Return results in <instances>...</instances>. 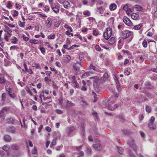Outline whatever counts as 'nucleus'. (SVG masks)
Listing matches in <instances>:
<instances>
[{
	"label": "nucleus",
	"instance_id": "f257e3e1",
	"mask_svg": "<svg viewBox=\"0 0 157 157\" xmlns=\"http://www.w3.org/2000/svg\"><path fill=\"white\" fill-rule=\"evenodd\" d=\"M116 100V98L114 97H110L109 99L108 109L109 110L113 111L118 107V106L117 104L113 105Z\"/></svg>",
	"mask_w": 157,
	"mask_h": 157
},
{
	"label": "nucleus",
	"instance_id": "f03ea898",
	"mask_svg": "<svg viewBox=\"0 0 157 157\" xmlns=\"http://www.w3.org/2000/svg\"><path fill=\"white\" fill-rule=\"evenodd\" d=\"M155 120V117L153 116H152L149 120V122L148 124V126L151 130H154L156 128V125L154 123Z\"/></svg>",
	"mask_w": 157,
	"mask_h": 157
},
{
	"label": "nucleus",
	"instance_id": "7ed1b4c3",
	"mask_svg": "<svg viewBox=\"0 0 157 157\" xmlns=\"http://www.w3.org/2000/svg\"><path fill=\"white\" fill-rule=\"evenodd\" d=\"M112 33V29L110 28H107L105 32L103 34V36L105 39L108 40L111 36Z\"/></svg>",
	"mask_w": 157,
	"mask_h": 157
},
{
	"label": "nucleus",
	"instance_id": "20e7f679",
	"mask_svg": "<svg viewBox=\"0 0 157 157\" xmlns=\"http://www.w3.org/2000/svg\"><path fill=\"white\" fill-rule=\"evenodd\" d=\"M132 33L128 30H125L122 32V37L123 39H126L129 37Z\"/></svg>",
	"mask_w": 157,
	"mask_h": 157
},
{
	"label": "nucleus",
	"instance_id": "39448f33",
	"mask_svg": "<svg viewBox=\"0 0 157 157\" xmlns=\"http://www.w3.org/2000/svg\"><path fill=\"white\" fill-rule=\"evenodd\" d=\"M128 144L129 146L136 153L137 152V148L136 144H135V141L133 140H131L128 142Z\"/></svg>",
	"mask_w": 157,
	"mask_h": 157
},
{
	"label": "nucleus",
	"instance_id": "423d86ee",
	"mask_svg": "<svg viewBox=\"0 0 157 157\" xmlns=\"http://www.w3.org/2000/svg\"><path fill=\"white\" fill-rule=\"evenodd\" d=\"M124 22L128 26H131L132 23L131 21L126 17H124L123 18Z\"/></svg>",
	"mask_w": 157,
	"mask_h": 157
},
{
	"label": "nucleus",
	"instance_id": "0eeeda50",
	"mask_svg": "<svg viewBox=\"0 0 157 157\" xmlns=\"http://www.w3.org/2000/svg\"><path fill=\"white\" fill-rule=\"evenodd\" d=\"M51 7L53 11L56 13L59 12V9L58 6L56 4L51 5Z\"/></svg>",
	"mask_w": 157,
	"mask_h": 157
},
{
	"label": "nucleus",
	"instance_id": "6e6552de",
	"mask_svg": "<svg viewBox=\"0 0 157 157\" xmlns=\"http://www.w3.org/2000/svg\"><path fill=\"white\" fill-rule=\"evenodd\" d=\"M8 110V108L4 107L0 111V117H4L5 115L7 113Z\"/></svg>",
	"mask_w": 157,
	"mask_h": 157
},
{
	"label": "nucleus",
	"instance_id": "1a4fd4ad",
	"mask_svg": "<svg viewBox=\"0 0 157 157\" xmlns=\"http://www.w3.org/2000/svg\"><path fill=\"white\" fill-rule=\"evenodd\" d=\"M81 62H77L76 63H75L73 65L74 68V70L78 71L79 70V66H81Z\"/></svg>",
	"mask_w": 157,
	"mask_h": 157
},
{
	"label": "nucleus",
	"instance_id": "9d476101",
	"mask_svg": "<svg viewBox=\"0 0 157 157\" xmlns=\"http://www.w3.org/2000/svg\"><path fill=\"white\" fill-rule=\"evenodd\" d=\"M93 147L96 150L98 151L101 150L102 148V147L99 143L93 144Z\"/></svg>",
	"mask_w": 157,
	"mask_h": 157
},
{
	"label": "nucleus",
	"instance_id": "9b49d317",
	"mask_svg": "<svg viewBox=\"0 0 157 157\" xmlns=\"http://www.w3.org/2000/svg\"><path fill=\"white\" fill-rule=\"evenodd\" d=\"M138 101L139 102L145 101H148V99L144 97H143L141 95L138 98Z\"/></svg>",
	"mask_w": 157,
	"mask_h": 157
},
{
	"label": "nucleus",
	"instance_id": "f8f14e48",
	"mask_svg": "<svg viewBox=\"0 0 157 157\" xmlns=\"http://www.w3.org/2000/svg\"><path fill=\"white\" fill-rule=\"evenodd\" d=\"M55 139L57 140H60V137L61 136V134L58 132H56L55 133Z\"/></svg>",
	"mask_w": 157,
	"mask_h": 157
},
{
	"label": "nucleus",
	"instance_id": "ddd939ff",
	"mask_svg": "<svg viewBox=\"0 0 157 157\" xmlns=\"http://www.w3.org/2000/svg\"><path fill=\"white\" fill-rule=\"evenodd\" d=\"M6 81V80L5 79L4 75L0 73V84L5 83Z\"/></svg>",
	"mask_w": 157,
	"mask_h": 157
},
{
	"label": "nucleus",
	"instance_id": "4468645a",
	"mask_svg": "<svg viewBox=\"0 0 157 157\" xmlns=\"http://www.w3.org/2000/svg\"><path fill=\"white\" fill-rule=\"evenodd\" d=\"M131 17L134 20H138L140 18L139 15L135 13H132Z\"/></svg>",
	"mask_w": 157,
	"mask_h": 157
},
{
	"label": "nucleus",
	"instance_id": "2eb2a0df",
	"mask_svg": "<svg viewBox=\"0 0 157 157\" xmlns=\"http://www.w3.org/2000/svg\"><path fill=\"white\" fill-rule=\"evenodd\" d=\"M12 35L11 33H5L4 35V38L5 40L6 41H8L9 37Z\"/></svg>",
	"mask_w": 157,
	"mask_h": 157
},
{
	"label": "nucleus",
	"instance_id": "dca6fc26",
	"mask_svg": "<svg viewBox=\"0 0 157 157\" xmlns=\"http://www.w3.org/2000/svg\"><path fill=\"white\" fill-rule=\"evenodd\" d=\"M51 21V19L49 18H48L46 21V23L47 24V26L48 28H51L52 25V22Z\"/></svg>",
	"mask_w": 157,
	"mask_h": 157
},
{
	"label": "nucleus",
	"instance_id": "f3484780",
	"mask_svg": "<svg viewBox=\"0 0 157 157\" xmlns=\"http://www.w3.org/2000/svg\"><path fill=\"white\" fill-rule=\"evenodd\" d=\"M116 8L117 5L115 3H112L110 5L109 9L111 11L115 10Z\"/></svg>",
	"mask_w": 157,
	"mask_h": 157
},
{
	"label": "nucleus",
	"instance_id": "a211bd4d",
	"mask_svg": "<svg viewBox=\"0 0 157 157\" xmlns=\"http://www.w3.org/2000/svg\"><path fill=\"white\" fill-rule=\"evenodd\" d=\"M11 89L12 87L9 84H7V83L6 85V89L8 93L11 92Z\"/></svg>",
	"mask_w": 157,
	"mask_h": 157
},
{
	"label": "nucleus",
	"instance_id": "6ab92c4d",
	"mask_svg": "<svg viewBox=\"0 0 157 157\" xmlns=\"http://www.w3.org/2000/svg\"><path fill=\"white\" fill-rule=\"evenodd\" d=\"M11 149L14 150H18L19 147L17 145L14 144H12L10 146Z\"/></svg>",
	"mask_w": 157,
	"mask_h": 157
},
{
	"label": "nucleus",
	"instance_id": "aec40b11",
	"mask_svg": "<svg viewBox=\"0 0 157 157\" xmlns=\"http://www.w3.org/2000/svg\"><path fill=\"white\" fill-rule=\"evenodd\" d=\"M64 7L67 9H68L70 7V3L67 1H64L63 4Z\"/></svg>",
	"mask_w": 157,
	"mask_h": 157
},
{
	"label": "nucleus",
	"instance_id": "412c9836",
	"mask_svg": "<svg viewBox=\"0 0 157 157\" xmlns=\"http://www.w3.org/2000/svg\"><path fill=\"white\" fill-rule=\"evenodd\" d=\"M115 42V39L114 37H111L109 40V43L110 44H113Z\"/></svg>",
	"mask_w": 157,
	"mask_h": 157
},
{
	"label": "nucleus",
	"instance_id": "4be33fe9",
	"mask_svg": "<svg viewBox=\"0 0 157 157\" xmlns=\"http://www.w3.org/2000/svg\"><path fill=\"white\" fill-rule=\"evenodd\" d=\"M74 127H68L67 129V132L68 133H70L75 129Z\"/></svg>",
	"mask_w": 157,
	"mask_h": 157
},
{
	"label": "nucleus",
	"instance_id": "5701e85b",
	"mask_svg": "<svg viewBox=\"0 0 157 157\" xmlns=\"http://www.w3.org/2000/svg\"><path fill=\"white\" fill-rule=\"evenodd\" d=\"M4 140L6 141H10L11 139V137L8 135H6L4 137Z\"/></svg>",
	"mask_w": 157,
	"mask_h": 157
},
{
	"label": "nucleus",
	"instance_id": "b1692460",
	"mask_svg": "<svg viewBox=\"0 0 157 157\" xmlns=\"http://www.w3.org/2000/svg\"><path fill=\"white\" fill-rule=\"evenodd\" d=\"M142 25L140 24L135 26L133 27V29L136 30H138L140 29L142 27Z\"/></svg>",
	"mask_w": 157,
	"mask_h": 157
},
{
	"label": "nucleus",
	"instance_id": "393cba45",
	"mask_svg": "<svg viewBox=\"0 0 157 157\" xmlns=\"http://www.w3.org/2000/svg\"><path fill=\"white\" fill-rule=\"evenodd\" d=\"M8 132L13 133H15L16 132V129L13 127H10L8 130Z\"/></svg>",
	"mask_w": 157,
	"mask_h": 157
},
{
	"label": "nucleus",
	"instance_id": "a878e982",
	"mask_svg": "<svg viewBox=\"0 0 157 157\" xmlns=\"http://www.w3.org/2000/svg\"><path fill=\"white\" fill-rule=\"evenodd\" d=\"M92 152V150L91 148L89 147H87L86 148V153L88 155H90Z\"/></svg>",
	"mask_w": 157,
	"mask_h": 157
},
{
	"label": "nucleus",
	"instance_id": "bb28decb",
	"mask_svg": "<svg viewBox=\"0 0 157 157\" xmlns=\"http://www.w3.org/2000/svg\"><path fill=\"white\" fill-rule=\"evenodd\" d=\"M11 40L12 41H11V42L13 44H16L18 40V39L15 36H13L12 37Z\"/></svg>",
	"mask_w": 157,
	"mask_h": 157
},
{
	"label": "nucleus",
	"instance_id": "cd10ccee",
	"mask_svg": "<svg viewBox=\"0 0 157 157\" xmlns=\"http://www.w3.org/2000/svg\"><path fill=\"white\" fill-rule=\"evenodd\" d=\"M135 8L137 11H141L142 10V7L138 5H136L135 6Z\"/></svg>",
	"mask_w": 157,
	"mask_h": 157
},
{
	"label": "nucleus",
	"instance_id": "c85d7f7f",
	"mask_svg": "<svg viewBox=\"0 0 157 157\" xmlns=\"http://www.w3.org/2000/svg\"><path fill=\"white\" fill-rule=\"evenodd\" d=\"M8 94L9 96L12 99H14L16 97V95L14 93H11V92H10L8 93Z\"/></svg>",
	"mask_w": 157,
	"mask_h": 157
},
{
	"label": "nucleus",
	"instance_id": "c756f323",
	"mask_svg": "<svg viewBox=\"0 0 157 157\" xmlns=\"http://www.w3.org/2000/svg\"><path fill=\"white\" fill-rule=\"evenodd\" d=\"M10 148V147L8 145H5L2 147L3 149L6 151H8Z\"/></svg>",
	"mask_w": 157,
	"mask_h": 157
},
{
	"label": "nucleus",
	"instance_id": "7c9ffc66",
	"mask_svg": "<svg viewBox=\"0 0 157 157\" xmlns=\"http://www.w3.org/2000/svg\"><path fill=\"white\" fill-rule=\"evenodd\" d=\"M147 57V54H144L141 56H140V59L142 61H143L144 59H146Z\"/></svg>",
	"mask_w": 157,
	"mask_h": 157
},
{
	"label": "nucleus",
	"instance_id": "2f4dec72",
	"mask_svg": "<svg viewBox=\"0 0 157 157\" xmlns=\"http://www.w3.org/2000/svg\"><path fill=\"white\" fill-rule=\"evenodd\" d=\"M118 117L119 118L121 122H124L125 121V119L123 115H120L118 116Z\"/></svg>",
	"mask_w": 157,
	"mask_h": 157
},
{
	"label": "nucleus",
	"instance_id": "473e14b6",
	"mask_svg": "<svg viewBox=\"0 0 157 157\" xmlns=\"http://www.w3.org/2000/svg\"><path fill=\"white\" fill-rule=\"evenodd\" d=\"M71 58L69 55H66L64 57V60L66 62H68L71 59Z\"/></svg>",
	"mask_w": 157,
	"mask_h": 157
},
{
	"label": "nucleus",
	"instance_id": "72a5a7b5",
	"mask_svg": "<svg viewBox=\"0 0 157 157\" xmlns=\"http://www.w3.org/2000/svg\"><path fill=\"white\" fill-rule=\"evenodd\" d=\"M64 27L67 29L70 32H72L73 31L72 28L67 25H64Z\"/></svg>",
	"mask_w": 157,
	"mask_h": 157
},
{
	"label": "nucleus",
	"instance_id": "f704fd0d",
	"mask_svg": "<svg viewBox=\"0 0 157 157\" xmlns=\"http://www.w3.org/2000/svg\"><path fill=\"white\" fill-rule=\"evenodd\" d=\"M73 83L74 87L77 88H79L80 86L79 84L77 83L76 81L74 80V82H73Z\"/></svg>",
	"mask_w": 157,
	"mask_h": 157
},
{
	"label": "nucleus",
	"instance_id": "c9c22d12",
	"mask_svg": "<svg viewBox=\"0 0 157 157\" xmlns=\"http://www.w3.org/2000/svg\"><path fill=\"white\" fill-rule=\"evenodd\" d=\"M58 101L59 105L63 106V97H60L58 99Z\"/></svg>",
	"mask_w": 157,
	"mask_h": 157
},
{
	"label": "nucleus",
	"instance_id": "e433bc0d",
	"mask_svg": "<svg viewBox=\"0 0 157 157\" xmlns=\"http://www.w3.org/2000/svg\"><path fill=\"white\" fill-rule=\"evenodd\" d=\"M90 72H86L82 76V78H85L87 76H89L90 75Z\"/></svg>",
	"mask_w": 157,
	"mask_h": 157
},
{
	"label": "nucleus",
	"instance_id": "4c0bfd02",
	"mask_svg": "<svg viewBox=\"0 0 157 157\" xmlns=\"http://www.w3.org/2000/svg\"><path fill=\"white\" fill-rule=\"evenodd\" d=\"M29 42L31 43H33L34 44H37L38 43V41L36 40L31 39L29 40Z\"/></svg>",
	"mask_w": 157,
	"mask_h": 157
},
{
	"label": "nucleus",
	"instance_id": "58836bf2",
	"mask_svg": "<svg viewBox=\"0 0 157 157\" xmlns=\"http://www.w3.org/2000/svg\"><path fill=\"white\" fill-rule=\"evenodd\" d=\"M116 84V88L117 89V90L118 91H121V84L120 83H118Z\"/></svg>",
	"mask_w": 157,
	"mask_h": 157
},
{
	"label": "nucleus",
	"instance_id": "ea45409f",
	"mask_svg": "<svg viewBox=\"0 0 157 157\" xmlns=\"http://www.w3.org/2000/svg\"><path fill=\"white\" fill-rule=\"evenodd\" d=\"M146 94L150 99H151L154 97V96L153 95L151 94L148 92L147 91V92Z\"/></svg>",
	"mask_w": 157,
	"mask_h": 157
},
{
	"label": "nucleus",
	"instance_id": "a19ab883",
	"mask_svg": "<svg viewBox=\"0 0 157 157\" xmlns=\"http://www.w3.org/2000/svg\"><path fill=\"white\" fill-rule=\"evenodd\" d=\"M83 14L84 15H86L87 16H89L90 15V12L86 10L83 12Z\"/></svg>",
	"mask_w": 157,
	"mask_h": 157
},
{
	"label": "nucleus",
	"instance_id": "79ce46f5",
	"mask_svg": "<svg viewBox=\"0 0 157 157\" xmlns=\"http://www.w3.org/2000/svg\"><path fill=\"white\" fill-rule=\"evenodd\" d=\"M56 140H56L55 138L52 140V142L51 143V144H50L51 147H52L53 145H55L56 144Z\"/></svg>",
	"mask_w": 157,
	"mask_h": 157
},
{
	"label": "nucleus",
	"instance_id": "37998d69",
	"mask_svg": "<svg viewBox=\"0 0 157 157\" xmlns=\"http://www.w3.org/2000/svg\"><path fill=\"white\" fill-rule=\"evenodd\" d=\"M55 112L58 114H61L63 113V111L60 109H56L55 110Z\"/></svg>",
	"mask_w": 157,
	"mask_h": 157
},
{
	"label": "nucleus",
	"instance_id": "c03bdc74",
	"mask_svg": "<svg viewBox=\"0 0 157 157\" xmlns=\"http://www.w3.org/2000/svg\"><path fill=\"white\" fill-rule=\"evenodd\" d=\"M25 22H22L21 21H19V25L21 27H24L25 25Z\"/></svg>",
	"mask_w": 157,
	"mask_h": 157
},
{
	"label": "nucleus",
	"instance_id": "a18cd8bd",
	"mask_svg": "<svg viewBox=\"0 0 157 157\" xmlns=\"http://www.w3.org/2000/svg\"><path fill=\"white\" fill-rule=\"evenodd\" d=\"M67 105L68 106H74L75 105L74 103L71 102L70 101H67Z\"/></svg>",
	"mask_w": 157,
	"mask_h": 157
},
{
	"label": "nucleus",
	"instance_id": "49530a36",
	"mask_svg": "<svg viewBox=\"0 0 157 157\" xmlns=\"http://www.w3.org/2000/svg\"><path fill=\"white\" fill-rule=\"evenodd\" d=\"M55 34H52L48 36V38L49 39H54L55 38Z\"/></svg>",
	"mask_w": 157,
	"mask_h": 157
},
{
	"label": "nucleus",
	"instance_id": "de8ad7c7",
	"mask_svg": "<svg viewBox=\"0 0 157 157\" xmlns=\"http://www.w3.org/2000/svg\"><path fill=\"white\" fill-rule=\"evenodd\" d=\"M103 10L102 9V8L101 7L98 9L97 12L100 14H102L103 12Z\"/></svg>",
	"mask_w": 157,
	"mask_h": 157
},
{
	"label": "nucleus",
	"instance_id": "09e8293b",
	"mask_svg": "<svg viewBox=\"0 0 157 157\" xmlns=\"http://www.w3.org/2000/svg\"><path fill=\"white\" fill-rule=\"evenodd\" d=\"M143 46L144 48H146L147 47V41L144 40L142 43Z\"/></svg>",
	"mask_w": 157,
	"mask_h": 157
},
{
	"label": "nucleus",
	"instance_id": "8fccbe9b",
	"mask_svg": "<svg viewBox=\"0 0 157 157\" xmlns=\"http://www.w3.org/2000/svg\"><path fill=\"white\" fill-rule=\"evenodd\" d=\"M6 98V94L5 93H3L2 94V100L3 101H5Z\"/></svg>",
	"mask_w": 157,
	"mask_h": 157
},
{
	"label": "nucleus",
	"instance_id": "3c124183",
	"mask_svg": "<svg viewBox=\"0 0 157 157\" xmlns=\"http://www.w3.org/2000/svg\"><path fill=\"white\" fill-rule=\"evenodd\" d=\"M21 155V153L19 151H17V152L16 154H14L13 155V156L14 157H18L20 156Z\"/></svg>",
	"mask_w": 157,
	"mask_h": 157
},
{
	"label": "nucleus",
	"instance_id": "603ef678",
	"mask_svg": "<svg viewBox=\"0 0 157 157\" xmlns=\"http://www.w3.org/2000/svg\"><path fill=\"white\" fill-rule=\"evenodd\" d=\"M5 27L6 29L7 33H11L12 31L10 29V28L7 26L5 25Z\"/></svg>",
	"mask_w": 157,
	"mask_h": 157
},
{
	"label": "nucleus",
	"instance_id": "864d4df0",
	"mask_svg": "<svg viewBox=\"0 0 157 157\" xmlns=\"http://www.w3.org/2000/svg\"><path fill=\"white\" fill-rule=\"evenodd\" d=\"M118 151L119 153L121 154L122 155L123 152V149L122 147H117Z\"/></svg>",
	"mask_w": 157,
	"mask_h": 157
},
{
	"label": "nucleus",
	"instance_id": "5fc2aeb1",
	"mask_svg": "<svg viewBox=\"0 0 157 157\" xmlns=\"http://www.w3.org/2000/svg\"><path fill=\"white\" fill-rule=\"evenodd\" d=\"M92 93L93 94H94V102H96L97 101V99H98L97 97H96L97 95H96V94L95 93V92L94 91H93L92 92Z\"/></svg>",
	"mask_w": 157,
	"mask_h": 157
},
{
	"label": "nucleus",
	"instance_id": "6e6d98bb",
	"mask_svg": "<svg viewBox=\"0 0 157 157\" xmlns=\"http://www.w3.org/2000/svg\"><path fill=\"white\" fill-rule=\"evenodd\" d=\"M21 38H22L24 40L26 41H28L29 39V38L28 37L24 35H23Z\"/></svg>",
	"mask_w": 157,
	"mask_h": 157
},
{
	"label": "nucleus",
	"instance_id": "4d7b16f0",
	"mask_svg": "<svg viewBox=\"0 0 157 157\" xmlns=\"http://www.w3.org/2000/svg\"><path fill=\"white\" fill-rule=\"evenodd\" d=\"M40 93V96L39 97L40 98H41L42 97H43V98L45 97L44 96V91H42L39 93Z\"/></svg>",
	"mask_w": 157,
	"mask_h": 157
},
{
	"label": "nucleus",
	"instance_id": "13d9d810",
	"mask_svg": "<svg viewBox=\"0 0 157 157\" xmlns=\"http://www.w3.org/2000/svg\"><path fill=\"white\" fill-rule=\"evenodd\" d=\"M95 48L96 50L98 52L100 51L101 49V48L98 45H96Z\"/></svg>",
	"mask_w": 157,
	"mask_h": 157
},
{
	"label": "nucleus",
	"instance_id": "bf43d9fd",
	"mask_svg": "<svg viewBox=\"0 0 157 157\" xmlns=\"http://www.w3.org/2000/svg\"><path fill=\"white\" fill-rule=\"evenodd\" d=\"M52 85L53 86V88L54 89H58V86H57L56 84L54 83V81H52Z\"/></svg>",
	"mask_w": 157,
	"mask_h": 157
},
{
	"label": "nucleus",
	"instance_id": "052dcab7",
	"mask_svg": "<svg viewBox=\"0 0 157 157\" xmlns=\"http://www.w3.org/2000/svg\"><path fill=\"white\" fill-rule=\"evenodd\" d=\"M145 86L147 88L150 89L151 87L150 86H151V83L150 82H147V83L145 84Z\"/></svg>",
	"mask_w": 157,
	"mask_h": 157
},
{
	"label": "nucleus",
	"instance_id": "680f3d73",
	"mask_svg": "<svg viewBox=\"0 0 157 157\" xmlns=\"http://www.w3.org/2000/svg\"><path fill=\"white\" fill-rule=\"evenodd\" d=\"M40 49L41 53H44L45 52V49L44 47H41L40 48Z\"/></svg>",
	"mask_w": 157,
	"mask_h": 157
},
{
	"label": "nucleus",
	"instance_id": "e2e57ef3",
	"mask_svg": "<svg viewBox=\"0 0 157 157\" xmlns=\"http://www.w3.org/2000/svg\"><path fill=\"white\" fill-rule=\"evenodd\" d=\"M127 14L129 15L132 12V10L130 8H128L126 10Z\"/></svg>",
	"mask_w": 157,
	"mask_h": 157
},
{
	"label": "nucleus",
	"instance_id": "0e129e2a",
	"mask_svg": "<svg viewBox=\"0 0 157 157\" xmlns=\"http://www.w3.org/2000/svg\"><path fill=\"white\" fill-rule=\"evenodd\" d=\"M146 110L148 112H150L151 111L150 108L148 105H147L146 107Z\"/></svg>",
	"mask_w": 157,
	"mask_h": 157
},
{
	"label": "nucleus",
	"instance_id": "69168bd1",
	"mask_svg": "<svg viewBox=\"0 0 157 157\" xmlns=\"http://www.w3.org/2000/svg\"><path fill=\"white\" fill-rule=\"evenodd\" d=\"M50 69L51 71L53 72L55 74H57V71L56 70V69H55L54 68L50 67Z\"/></svg>",
	"mask_w": 157,
	"mask_h": 157
},
{
	"label": "nucleus",
	"instance_id": "338daca9",
	"mask_svg": "<svg viewBox=\"0 0 157 157\" xmlns=\"http://www.w3.org/2000/svg\"><path fill=\"white\" fill-rule=\"evenodd\" d=\"M90 69H93L94 70H95V69L96 68L95 66L93 65L92 64H91L90 65Z\"/></svg>",
	"mask_w": 157,
	"mask_h": 157
},
{
	"label": "nucleus",
	"instance_id": "774afa93",
	"mask_svg": "<svg viewBox=\"0 0 157 157\" xmlns=\"http://www.w3.org/2000/svg\"><path fill=\"white\" fill-rule=\"evenodd\" d=\"M49 7L48 6H45L44 7V10L45 11H49Z\"/></svg>",
	"mask_w": 157,
	"mask_h": 157
}]
</instances>
